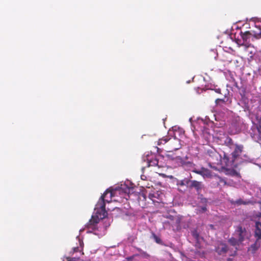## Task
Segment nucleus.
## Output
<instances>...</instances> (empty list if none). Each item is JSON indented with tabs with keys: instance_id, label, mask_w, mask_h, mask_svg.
Segmentation results:
<instances>
[{
	"instance_id": "f257e3e1",
	"label": "nucleus",
	"mask_w": 261,
	"mask_h": 261,
	"mask_svg": "<svg viewBox=\"0 0 261 261\" xmlns=\"http://www.w3.org/2000/svg\"><path fill=\"white\" fill-rule=\"evenodd\" d=\"M110 194V197L112 196L111 191H106L101 195L96 205L95 216H92L89 222L87 223L85 227L89 232H93L95 234H98L99 231V227L97 225L99 223L100 219H103L107 216L108 213L106 210V203H109L111 200L105 199V198Z\"/></svg>"
},
{
	"instance_id": "f03ea898",
	"label": "nucleus",
	"mask_w": 261,
	"mask_h": 261,
	"mask_svg": "<svg viewBox=\"0 0 261 261\" xmlns=\"http://www.w3.org/2000/svg\"><path fill=\"white\" fill-rule=\"evenodd\" d=\"M256 30L253 31L252 33L250 31H246L245 32H241V36L243 39V42L241 45H245L248 46V44L250 41V39L252 37L255 39H259L261 38V27L260 26H256Z\"/></svg>"
},
{
	"instance_id": "7ed1b4c3",
	"label": "nucleus",
	"mask_w": 261,
	"mask_h": 261,
	"mask_svg": "<svg viewBox=\"0 0 261 261\" xmlns=\"http://www.w3.org/2000/svg\"><path fill=\"white\" fill-rule=\"evenodd\" d=\"M215 250L220 255H224L227 253L230 256H235L237 254L238 249H230L226 244L220 242L215 247Z\"/></svg>"
},
{
	"instance_id": "20e7f679",
	"label": "nucleus",
	"mask_w": 261,
	"mask_h": 261,
	"mask_svg": "<svg viewBox=\"0 0 261 261\" xmlns=\"http://www.w3.org/2000/svg\"><path fill=\"white\" fill-rule=\"evenodd\" d=\"M234 149L231 153V165L234 167H237L238 163L236 162L238 161L240 159V156L242 154L244 150V146L242 144H235L233 147Z\"/></svg>"
},
{
	"instance_id": "39448f33",
	"label": "nucleus",
	"mask_w": 261,
	"mask_h": 261,
	"mask_svg": "<svg viewBox=\"0 0 261 261\" xmlns=\"http://www.w3.org/2000/svg\"><path fill=\"white\" fill-rule=\"evenodd\" d=\"M246 230L241 226H238L235 229L233 236L239 240L240 242H242L246 235Z\"/></svg>"
},
{
	"instance_id": "423d86ee",
	"label": "nucleus",
	"mask_w": 261,
	"mask_h": 261,
	"mask_svg": "<svg viewBox=\"0 0 261 261\" xmlns=\"http://www.w3.org/2000/svg\"><path fill=\"white\" fill-rule=\"evenodd\" d=\"M193 172L201 175L203 178H212L213 177L212 171L204 167H202L200 170H193Z\"/></svg>"
},
{
	"instance_id": "0eeeda50",
	"label": "nucleus",
	"mask_w": 261,
	"mask_h": 261,
	"mask_svg": "<svg viewBox=\"0 0 261 261\" xmlns=\"http://www.w3.org/2000/svg\"><path fill=\"white\" fill-rule=\"evenodd\" d=\"M168 142V145H169L170 149H171V150L169 151L170 152L174 150H177L181 147L179 139L176 138L169 139Z\"/></svg>"
},
{
	"instance_id": "6e6552de",
	"label": "nucleus",
	"mask_w": 261,
	"mask_h": 261,
	"mask_svg": "<svg viewBox=\"0 0 261 261\" xmlns=\"http://www.w3.org/2000/svg\"><path fill=\"white\" fill-rule=\"evenodd\" d=\"M203 188L202 182L196 180H192L191 184L189 185L190 189H195L197 192L201 191Z\"/></svg>"
},
{
	"instance_id": "1a4fd4ad",
	"label": "nucleus",
	"mask_w": 261,
	"mask_h": 261,
	"mask_svg": "<svg viewBox=\"0 0 261 261\" xmlns=\"http://www.w3.org/2000/svg\"><path fill=\"white\" fill-rule=\"evenodd\" d=\"M147 166H155L158 164V160L154 155L147 156Z\"/></svg>"
},
{
	"instance_id": "9d476101",
	"label": "nucleus",
	"mask_w": 261,
	"mask_h": 261,
	"mask_svg": "<svg viewBox=\"0 0 261 261\" xmlns=\"http://www.w3.org/2000/svg\"><path fill=\"white\" fill-rule=\"evenodd\" d=\"M171 159L173 161H175V162L177 164V166H184L186 164H191V163L190 162H187L186 161H185L184 160V159H182V158H181L179 156H176L174 158H172Z\"/></svg>"
},
{
	"instance_id": "9b49d317",
	"label": "nucleus",
	"mask_w": 261,
	"mask_h": 261,
	"mask_svg": "<svg viewBox=\"0 0 261 261\" xmlns=\"http://www.w3.org/2000/svg\"><path fill=\"white\" fill-rule=\"evenodd\" d=\"M254 236L257 238V240H259V239L261 238V222H255Z\"/></svg>"
},
{
	"instance_id": "f8f14e48",
	"label": "nucleus",
	"mask_w": 261,
	"mask_h": 261,
	"mask_svg": "<svg viewBox=\"0 0 261 261\" xmlns=\"http://www.w3.org/2000/svg\"><path fill=\"white\" fill-rule=\"evenodd\" d=\"M206 154L212 159V160L214 161L218 160V157L219 156L218 153L214 149H209L206 151Z\"/></svg>"
},
{
	"instance_id": "ddd939ff",
	"label": "nucleus",
	"mask_w": 261,
	"mask_h": 261,
	"mask_svg": "<svg viewBox=\"0 0 261 261\" xmlns=\"http://www.w3.org/2000/svg\"><path fill=\"white\" fill-rule=\"evenodd\" d=\"M259 247V240H257V238H256L255 242L251 245V246L248 248V250L252 253H254Z\"/></svg>"
},
{
	"instance_id": "4468645a",
	"label": "nucleus",
	"mask_w": 261,
	"mask_h": 261,
	"mask_svg": "<svg viewBox=\"0 0 261 261\" xmlns=\"http://www.w3.org/2000/svg\"><path fill=\"white\" fill-rule=\"evenodd\" d=\"M228 242L231 246H232L233 247H234V249H235L236 248H237L238 249L237 246H239V244L242 243V242H240V241H239V240L237 238H236L235 237H231V238H230L228 240Z\"/></svg>"
},
{
	"instance_id": "2eb2a0df",
	"label": "nucleus",
	"mask_w": 261,
	"mask_h": 261,
	"mask_svg": "<svg viewBox=\"0 0 261 261\" xmlns=\"http://www.w3.org/2000/svg\"><path fill=\"white\" fill-rule=\"evenodd\" d=\"M214 177L216 180L218 186L222 185L224 186L227 185V181L224 178H223L217 175H215Z\"/></svg>"
},
{
	"instance_id": "dca6fc26",
	"label": "nucleus",
	"mask_w": 261,
	"mask_h": 261,
	"mask_svg": "<svg viewBox=\"0 0 261 261\" xmlns=\"http://www.w3.org/2000/svg\"><path fill=\"white\" fill-rule=\"evenodd\" d=\"M225 144L230 149H233L236 144L233 143L232 139L230 137L226 138V140L225 141Z\"/></svg>"
},
{
	"instance_id": "f3484780",
	"label": "nucleus",
	"mask_w": 261,
	"mask_h": 261,
	"mask_svg": "<svg viewBox=\"0 0 261 261\" xmlns=\"http://www.w3.org/2000/svg\"><path fill=\"white\" fill-rule=\"evenodd\" d=\"M229 101V98L225 97L224 98H217L215 100V103L217 105H221V103H225Z\"/></svg>"
},
{
	"instance_id": "a211bd4d",
	"label": "nucleus",
	"mask_w": 261,
	"mask_h": 261,
	"mask_svg": "<svg viewBox=\"0 0 261 261\" xmlns=\"http://www.w3.org/2000/svg\"><path fill=\"white\" fill-rule=\"evenodd\" d=\"M152 238L154 239L155 242L159 244L163 245V243L161 239L157 236L154 232H152Z\"/></svg>"
},
{
	"instance_id": "6ab92c4d",
	"label": "nucleus",
	"mask_w": 261,
	"mask_h": 261,
	"mask_svg": "<svg viewBox=\"0 0 261 261\" xmlns=\"http://www.w3.org/2000/svg\"><path fill=\"white\" fill-rule=\"evenodd\" d=\"M169 141L168 137H164L162 139H159L158 141V145H161L162 144H165L166 143L168 142Z\"/></svg>"
},
{
	"instance_id": "aec40b11",
	"label": "nucleus",
	"mask_w": 261,
	"mask_h": 261,
	"mask_svg": "<svg viewBox=\"0 0 261 261\" xmlns=\"http://www.w3.org/2000/svg\"><path fill=\"white\" fill-rule=\"evenodd\" d=\"M172 221L176 222V225L175 226V229L176 230H179L180 229L179 223L180 222V219L179 218L175 217L172 220Z\"/></svg>"
},
{
	"instance_id": "412c9836",
	"label": "nucleus",
	"mask_w": 261,
	"mask_h": 261,
	"mask_svg": "<svg viewBox=\"0 0 261 261\" xmlns=\"http://www.w3.org/2000/svg\"><path fill=\"white\" fill-rule=\"evenodd\" d=\"M256 130H257V138L258 141H261V125H259L256 126Z\"/></svg>"
},
{
	"instance_id": "4be33fe9",
	"label": "nucleus",
	"mask_w": 261,
	"mask_h": 261,
	"mask_svg": "<svg viewBox=\"0 0 261 261\" xmlns=\"http://www.w3.org/2000/svg\"><path fill=\"white\" fill-rule=\"evenodd\" d=\"M138 250L141 253V255L144 258L148 259L150 257V255L149 254H148L147 252L143 251L142 249H138Z\"/></svg>"
},
{
	"instance_id": "5701e85b",
	"label": "nucleus",
	"mask_w": 261,
	"mask_h": 261,
	"mask_svg": "<svg viewBox=\"0 0 261 261\" xmlns=\"http://www.w3.org/2000/svg\"><path fill=\"white\" fill-rule=\"evenodd\" d=\"M192 236L196 240H198L199 239V234L198 233V232H197V231L196 230H193L192 231Z\"/></svg>"
},
{
	"instance_id": "b1692460",
	"label": "nucleus",
	"mask_w": 261,
	"mask_h": 261,
	"mask_svg": "<svg viewBox=\"0 0 261 261\" xmlns=\"http://www.w3.org/2000/svg\"><path fill=\"white\" fill-rule=\"evenodd\" d=\"M192 180L188 179H184L185 186H186L188 188H189V185L191 184Z\"/></svg>"
},
{
	"instance_id": "393cba45",
	"label": "nucleus",
	"mask_w": 261,
	"mask_h": 261,
	"mask_svg": "<svg viewBox=\"0 0 261 261\" xmlns=\"http://www.w3.org/2000/svg\"><path fill=\"white\" fill-rule=\"evenodd\" d=\"M235 203L238 205L246 204L247 203V202L244 201L241 199H240L237 200Z\"/></svg>"
},
{
	"instance_id": "a878e982",
	"label": "nucleus",
	"mask_w": 261,
	"mask_h": 261,
	"mask_svg": "<svg viewBox=\"0 0 261 261\" xmlns=\"http://www.w3.org/2000/svg\"><path fill=\"white\" fill-rule=\"evenodd\" d=\"M177 185L180 186H185V182H184V179L181 180L178 182Z\"/></svg>"
},
{
	"instance_id": "bb28decb",
	"label": "nucleus",
	"mask_w": 261,
	"mask_h": 261,
	"mask_svg": "<svg viewBox=\"0 0 261 261\" xmlns=\"http://www.w3.org/2000/svg\"><path fill=\"white\" fill-rule=\"evenodd\" d=\"M107 191H108V190H107ZM109 191H111L112 193L113 192L112 191H110V190H109ZM113 197V195L112 196V197H110V194H108V195L105 198V199H109V200H111V201H112V198Z\"/></svg>"
},
{
	"instance_id": "cd10ccee",
	"label": "nucleus",
	"mask_w": 261,
	"mask_h": 261,
	"mask_svg": "<svg viewBox=\"0 0 261 261\" xmlns=\"http://www.w3.org/2000/svg\"><path fill=\"white\" fill-rule=\"evenodd\" d=\"M134 257V256H131L128 257H126L125 259L127 261H132Z\"/></svg>"
},
{
	"instance_id": "c85d7f7f",
	"label": "nucleus",
	"mask_w": 261,
	"mask_h": 261,
	"mask_svg": "<svg viewBox=\"0 0 261 261\" xmlns=\"http://www.w3.org/2000/svg\"><path fill=\"white\" fill-rule=\"evenodd\" d=\"M80 251V249L79 247H74L73 249V252H76Z\"/></svg>"
},
{
	"instance_id": "c756f323",
	"label": "nucleus",
	"mask_w": 261,
	"mask_h": 261,
	"mask_svg": "<svg viewBox=\"0 0 261 261\" xmlns=\"http://www.w3.org/2000/svg\"><path fill=\"white\" fill-rule=\"evenodd\" d=\"M233 86H235L236 87L238 88H239V87L238 86V83L236 81H234Z\"/></svg>"
},
{
	"instance_id": "7c9ffc66",
	"label": "nucleus",
	"mask_w": 261,
	"mask_h": 261,
	"mask_svg": "<svg viewBox=\"0 0 261 261\" xmlns=\"http://www.w3.org/2000/svg\"><path fill=\"white\" fill-rule=\"evenodd\" d=\"M110 225V222H108L106 223V225H105V228H106L107 227Z\"/></svg>"
},
{
	"instance_id": "2f4dec72",
	"label": "nucleus",
	"mask_w": 261,
	"mask_h": 261,
	"mask_svg": "<svg viewBox=\"0 0 261 261\" xmlns=\"http://www.w3.org/2000/svg\"><path fill=\"white\" fill-rule=\"evenodd\" d=\"M216 92H217V93H220V92H221V90H220V89H216Z\"/></svg>"
},
{
	"instance_id": "473e14b6",
	"label": "nucleus",
	"mask_w": 261,
	"mask_h": 261,
	"mask_svg": "<svg viewBox=\"0 0 261 261\" xmlns=\"http://www.w3.org/2000/svg\"><path fill=\"white\" fill-rule=\"evenodd\" d=\"M232 260H233L231 258L229 257V258H227V261H232Z\"/></svg>"
},
{
	"instance_id": "72a5a7b5",
	"label": "nucleus",
	"mask_w": 261,
	"mask_h": 261,
	"mask_svg": "<svg viewBox=\"0 0 261 261\" xmlns=\"http://www.w3.org/2000/svg\"><path fill=\"white\" fill-rule=\"evenodd\" d=\"M202 210H203V211H206V207H202Z\"/></svg>"
},
{
	"instance_id": "f704fd0d",
	"label": "nucleus",
	"mask_w": 261,
	"mask_h": 261,
	"mask_svg": "<svg viewBox=\"0 0 261 261\" xmlns=\"http://www.w3.org/2000/svg\"><path fill=\"white\" fill-rule=\"evenodd\" d=\"M67 259L68 261L71 260V258L70 257H68Z\"/></svg>"
},
{
	"instance_id": "c9c22d12",
	"label": "nucleus",
	"mask_w": 261,
	"mask_h": 261,
	"mask_svg": "<svg viewBox=\"0 0 261 261\" xmlns=\"http://www.w3.org/2000/svg\"><path fill=\"white\" fill-rule=\"evenodd\" d=\"M142 176H141V179L144 178V177H142Z\"/></svg>"
},
{
	"instance_id": "e433bc0d",
	"label": "nucleus",
	"mask_w": 261,
	"mask_h": 261,
	"mask_svg": "<svg viewBox=\"0 0 261 261\" xmlns=\"http://www.w3.org/2000/svg\"><path fill=\"white\" fill-rule=\"evenodd\" d=\"M142 176H141V179L144 178V177H142Z\"/></svg>"
},
{
	"instance_id": "4c0bfd02",
	"label": "nucleus",
	"mask_w": 261,
	"mask_h": 261,
	"mask_svg": "<svg viewBox=\"0 0 261 261\" xmlns=\"http://www.w3.org/2000/svg\"><path fill=\"white\" fill-rule=\"evenodd\" d=\"M261 241V238H260V239H259V241Z\"/></svg>"
}]
</instances>
